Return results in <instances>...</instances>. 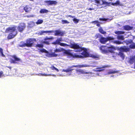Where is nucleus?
Wrapping results in <instances>:
<instances>
[{
	"label": "nucleus",
	"instance_id": "1",
	"mask_svg": "<svg viewBox=\"0 0 135 135\" xmlns=\"http://www.w3.org/2000/svg\"><path fill=\"white\" fill-rule=\"evenodd\" d=\"M71 46V48L74 50V51L75 52H79L83 51V52L81 53L82 55V58L85 57H89V54L87 51L86 48L80 46L77 43L73 42Z\"/></svg>",
	"mask_w": 135,
	"mask_h": 135
},
{
	"label": "nucleus",
	"instance_id": "2",
	"mask_svg": "<svg viewBox=\"0 0 135 135\" xmlns=\"http://www.w3.org/2000/svg\"><path fill=\"white\" fill-rule=\"evenodd\" d=\"M16 28L17 26L14 25L6 28L5 32L6 33H8L7 37L8 39H13L17 35L18 32L16 30Z\"/></svg>",
	"mask_w": 135,
	"mask_h": 135
},
{
	"label": "nucleus",
	"instance_id": "3",
	"mask_svg": "<svg viewBox=\"0 0 135 135\" xmlns=\"http://www.w3.org/2000/svg\"><path fill=\"white\" fill-rule=\"evenodd\" d=\"M55 32L54 35L56 36H63L64 35V33L62 31H60L59 30L50 31H42L40 32V35H42L44 33H52Z\"/></svg>",
	"mask_w": 135,
	"mask_h": 135
},
{
	"label": "nucleus",
	"instance_id": "4",
	"mask_svg": "<svg viewBox=\"0 0 135 135\" xmlns=\"http://www.w3.org/2000/svg\"><path fill=\"white\" fill-rule=\"evenodd\" d=\"M40 51L42 52L46 53V56L48 57H56L57 56V54H55V53H50L44 49L43 48L42 49H40Z\"/></svg>",
	"mask_w": 135,
	"mask_h": 135
},
{
	"label": "nucleus",
	"instance_id": "5",
	"mask_svg": "<svg viewBox=\"0 0 135 135\" xmlns=\"http://www.w3.org/2000/svg\"><path fill=\"white\" fill-rule=\"evenodd\" d=\"M36 41L35 38H29L26 40V46L27 47H31L33 46L34 42Z\"/></svg>",
	"mask_w": 135,
	"mask_h": 135
},
{
	"label": "nucleus",
	"instance_id": "6",
	"mask_svg": "<svg viewBox=\"0 0 135 135\" xmlns=\"http://www.w3.org/2000/svg\"><path fill=\"white\" fill-rule=\"evenodd\" d=\"M52 44L55 45L59 44L60 46L64 47L69 46L70 48H71V46L73 44L71 43L70 45H69L66 43H61L59 42L57 39L55 41L52 42Z\"/></svg>",
	"mask_w": 135,
	"mask_h": 135
},
{
	"label": "nucleus",
	"instance_id": "7",
	"mask_svg": "<svg viewBox=\"0 0 135 135\" xmlns=\"http://www.w3.org/2000/svg\"><path fill=\"white\" fill-rule=\"evenodd\" d=\"M26 27L25 24L23 23H21L18 26V31L20 32H22Z\"/></svg>",
	"mask_w": 135,
	"mask_h": 135
},
{
	"label": "nucleus",
	"instance_id": "8",
	"mask_svg": "<svg viewBox=\"0 0 135 135\" xmlns=\"http://www.w3.org/2000/svg\"><path fill=\"white\" fill-rule=\"evenodd\" d=\"M117 49L120 51L123 52H127L129 51V49L126 46H122L120 47H118Z\"/></svg>",
	"mask_w": 135,
	"mask_h": 135
},
{
	"label": "nucleus",
	"instance_id": "9",
	"mask_svg": "<svg viewBox=\"0 0 135 135\" xmlns=\"http://www.w3.org/2000/svg\"><path fill=\"white\" fill-rule=\"evenodd\" d=\"M53 39V37H49L47 36H46L44 39V41L42 42V43L46 45H49L50 44L49 41H47V40H52Z\"/></svg>",
	"mask_w": 135,
	"mask_h": 135
},
{
	"label": "nucleus",
	"instance_id": "10",
	"mask_svg": "<svg viewBox=\"0 0 135 135\" xmlns=\"http://www.w3.org/2000/svg\"><path fill=\"white\" fill-rule=\"evenodd\" d=\"M78 65H73L69 67L68 68L66 69H63L62 71L65 72L66 73L71 72V71L73 70L74 69H71L73 67H78Z\"/></svg>",
	"mask_w": 135,
	"mask_h": 135
},
{
	"label": "nucleus",
	"instance_id": "11",
	"mask_svg": "<svg viewBox=\"0 0 135 135\" xmlns=\"http://www.w3.org/2000/svg\"><path fill=\"white\" fill-rule=\"evenodd\" d=\"M63 51H64V53L66 55L69 56L70 57H71L73 56V54L71 52V50L68 49L66 50L64 49Z\"/></svg>",
	"mask_w": 135,
	"mask_h": 135
},
{
	"label": "nucleus",
	"instance_id": "12",
	"mask_svg": "<svg viewBox=\"0 0 135 135\" xmlns=\"http://www.w3.org/2000/svg\"><path fill=\"white\" fill-rule=\"evenodd\" d=\"M44 2L47 3V5H56L57 3V2L55 1H52L51 0L45 1Z\"/></svg>",
	"mask_w": 135,
	"mask_h": 135
},
{
	"label": "nucleus",
	"instance_id": "13",
	"mask_svg": "<svg viewBox=\"0 0 135 135\" xmlns=\"http://www.w3.org/2000/svg\"><path fill=\"white\" fill-rule=\"evenodd\" d=\"M76 72L78 75L81 74H88L89 73L85 71L84 70L78 69L76 70Z\"/></svg>",
	"mask_w": 135,
	"mask_h": 135
},
{
	"label": "nucleus",
	"instance_id": "14",
	"mask_svg": "<svg viewBox=\"0 0 135 135\" xmlns=\"http://www.w3.org/2000/svg\"><path fill=\"white\" fill-rule=\"evenodd\" d=\"M25 12L27 13L30 12L31 10V8L28 5L26 6L23 8Z\"/></svg>",
	"mask_w": 135,
	"mask_h": 135
},
{
	"label": "nucleus",
	"instance_id": "15",
	"mask_svg": "<svg viewBox=\"0 0 135 135\" xmlns=\"http://www.w3.org/2000/svg\"><path fill=\"white\" fill-rule=\"evenodd\" d=\"M130 64H132L134 62V68L135 69V56H134L131 58L129 61Z\"/></svg>",
	"mask_w": 135,
	"mask_h": 135
},
{
	"label": "nucleus",
	"instance_id": "16",
	"mask_svg": "<svg viewBox=\"0 0 135 135\" xmlns=\"http://www.w3.org/2000/svg\"><path fill=\"white\" fill-rule=\"evenodd\" d=\"M123 28L125 30L129 31L132 30L133 28V27L127 25L123 26Z\"/></svg>",
	"mask_w": 135,
	"mask_h": 135
},
{
	"label": "nucleus",
	"instance_id": "17",
	"mask_svg": "<svg viewBox=\"0 0 135 135\" xmlns=\"http://www.w3.org/2000/svg\"><path fill=\"white\" fill-rule=\"evenodd\" d=\"M106 47V46L102 45L100 47L99 49L102 52L104 53H106L107 52V51L105 49Z\"/></svg>",
	"mask_w": 135,
	"mask_h": 135
},
{
	"label": "nucleus",
	"instance_id": "18",
	"mask_svg": "<svg viewBox=\"0 0 135 135\" xmlns=\"http://www.w3.org/2000/svg\"><path fill=\"white\" fill-rule=\"evenodd\" d=\"M99 42L102 44H105L107 42L106 38L102 36L99 39Z\"/></svg>",
	"mask_w": 135,
	"mask_h": 135
},
{
	"label": "nucleus",
	"instance_id": "19",
	"mask_svg": "<svg viewBox=\"0 0 135 135\" xmlns=\"http://www.w3.org/2000/svg\"><path fill=\"white\" fill-rule=\"evenodd\" d=\"M111 5L115 6H121L122 4H120V1L119 0H117L115 2H111L110 6Z\"/></svg>",
	"mask_w": 135,
	"mask_h": 135
},
{
	"label": "nucleus",
	"instance_id": "20",
	"mask_svg": "<svg viewBox=\"0 0 135 135\" xmlns=\"http://www.w3.org/2000/svg\"><path fill=\"white\" fill-rule=\"evenodd\" d=\"M94 1L95 3V4L97 5V6L102 5V0H95Z\"/></svg>",
	"mask_w": 135,
	"mask_h": 135
},
{
	"label": "nucleus",
	"instance_id": "21",
	"mask_svg": "<svg viewBox=\"0 0 135 135\" xmlns=\"http://www.w3.org/2000/svg\"><path fill=\"white\" fill-rule=\"evenodd\" d=\"M102 4L103 5H105V6H110L111 2H106L104 0H102Z\"/></svg>",
	"mask_w": 135,
	"mask_h": 135
},
{
	"label": "nucleus",
	"instance_id": "22",
	"mask_svg": "<svg viewBox=\"0 0 135 135\" xmlns=\"http://www.w3.org/2000/svg\"><path fill=\"white\" fill-rule=\"evenodd\" d=\"M115 50V48L114 46H111L108 47V51L112 53L113 52V51Z\"/></svg>",
	"mask_w": 135,
	"mask_h": 135
},
{
	"label": "nucleus",
	"instance_id": "23",
	"mask_svg": "<svg viewBox=\"0 0 135 135\" xmlns=\"http://www.w3.org/2000/svg\"><path fill=\"white\" fill-rule=\"evenodd\" d=\"M12 57L14 59V60L16 62L21 61V60L20 59L17 57L16 55H13L12 56Z\"/></svg>",
	"mask_w": 135,
	"mask_h": 135
},
{
	"label": "nucleus",
	"instance_id": "24",
	"mask_svg": "<svg viewBox=\"0 0 135 135\" xmlns=\"http://www.w3.org/2000/svg\"><path fill=\"white\" fill-rule=\"evenodd\" d=\"M108 66H102V67H100L99 68H96V69L97 70V71L98 72H100L104 70V69H102V68H105V67H107Z\"/></svg>",
	"mask_w": 135,
	"mask_h": 135
},
{
	"label": "nucleus",
	"instance_id": "25",
	"mask_svg": "<svg viewBox=\"0 0 135 135\" xmlns=\"http://www.w3.org/2000/svg\"><path fill=\"white\" fill-rule=\"evenodd\" d=\"M72 57L74 58H82V56L81 55H78L76 54H75L74 55L73 54Z\"/></svg>",
	"mask_w": 135,
	"mask_h": 135
},
{
	"label": "nucleus",
	"instance_id": "26",
	"mask_svg": "<svg viewBox=\"0 0 135 135\" xmlns=\"http://www.w3.org/2000/svg\"><path fill=\"white\" fill-rule=\"evenodd\" d=\"M48 12V11L47 9H42L40 10V13H47Z\"/></svg>",
	"mask_w": 135,
	"mask_h": 135
},
{
	"label": "nucleus",
	"instance_id": "27",
	"mask_svg": "<svg viewBox=\"0 0 135 135\" xmlns=\"http://www.w3.org/2000/svg\"><path fill=\"white\" fill-rule=\"evenodd\" d=\"M20 47H23L26 46V43L24 42L23 41H21L20 42V44L19 45Z\"/></svg>",
	"mask_w": 135,
	"mask_h": 135
},
{
	"label": "nucleus",
	"instance_id": "28",
	"mask_svg": "<svg viewBox=\"0 0 135 135\" xmlns=\"http://www.w3.org/2000/svg\"><path fill=\"white\" fill-rule=\"evenodd\" d=\"M64 50V49L62 48H61V49H60L59 48L56 49L55 50H54V53L60 52L63 51Z\"/></svg>",
	"mask_w": 135,
	"mask_h": 135
},
{
	"label": "nucleus",
	"instance_id": "29",
	"mask_svg": "<svg viewBox=\"0 0 135 135\" xmlns=\"http://www.w3.org/2000/svg\"><path fill=\"white\" fill-rule=\"evenodd\" d=\"M124 32L121 31H116L115 32V33L117 35L124 34Z\"/></svg>",
	"mask_w": 135,
	"mask_h": 135
},
{
	"label": "nucleus",
	"instance_id": "30",
	"mask_svg": "<svg viewBox=\"0 0 135 135\" xmlns=\"http://www.w3.org/2000/svg\"><path fill=\"white\" fill-rule=\"evenodd\" d=\"M50 68L51 70H56L57 72H58L59 71V70L54 66L53 65H52L51 67H50Z\"/></svg>",
	"mask_w": 135,
	"mask_h": 135
},
{
	"label": "nucleus",
	"instance_id": "31",
	"mask_svg": "<svg viewBox=\"0 0 135 135\" xmlns=\"http://www.w3.org/2000/svg\"><path fill=\"white\" fill-rule=\"evenodd\" d=\"M118 55L123 59L124 58L125 56L124 54L122 52H120L119 53Z\"/></svg>",
	"mask_w": 135,
	"mask_h": 135
},
{
	"label": "nucleus",
	"instance_id": "32",
	"mask_svg": "<svg viewBox=\"0 0 135 135\" xmlns=\"http://www.w3.org/2000/svg\"><path fill=\"white\" fill-rule=\"evenodd\" d=\"M99 31L100 33L102 34H104L106 33V32L104 31L102 28H99Z\"/></svg>",
	"mask_w": 135,
	"mask_h": 135
},
{
	"label": "nucleus",
	"instance_id": "33",
	"mask_svg": "<svg viewBox=\"0 0 135 135\" xmlns=\"http://www.w3.org/2000/svg\"><path fill=\"white\" fill-rule=\"evenodd\" d=\"M43 21L42 20L38 19L36 22V23L37 25L41 24L43 23Z\"/></svg>",
	"mask_w": 135,
	"mask_h": 135
},
{
	"label": "nucleus",
	"instance_id": "34",
	"mask_svg": "<svg viewBox=\"0 0 135 135\" xmlns=\"http://www.w3.org/2000/svg\"><path fill=\"white\" fill-rule=\"evenodd\" d=\"M107 42L108 41L113 40L114 38L113 37L108 36L106 37Z\"/></svg>",
	"mask_w": 135,
	"mask_h": 135
},
{
	"label": "nucleus",
	"instance_id": "35",
	"mask_svg": "<svg viewBox=\"0 0 135 135\" xmlns=\"http://www.w3.org/2000/svg\"><path fill=\"white\" fill-rule=\"evenodd\" d=\"M102 36L100 34L97 33L95 36V39H97L98 38H100Z\"/></svg>",
	"mask_w": 135,
	"mask_h": 135
},
{
	"label": "nucleus",
	"instance_id": "36",
	"mask_svg": "<svg viewBox=\"0 0 135 135\" xmlns=\"http://www.w3.org/2000/svg\"><path fill=\"white\" fill-rule=\"evenodd\" d=\"M62 23L64 24H68L69 23V22L66 20H62L61 21Z\"/></svg>",
	"mask_w": 135,
	"mask_h": 135
},
{
	"label": "nucleus",
	"instance_id": "37",
	"mask_svg": "<svg viewBox=\"0 0 135 135\" xmlns=\"http://www.w3.org/2000/svg\"><path fill=\"white\" fill-rule=\"evenodd\" d=\"M129 47L131 49H132L135 48V44L133 43L131 44L130 45Z\"/></svg>",
	"mask_w": 135,
	"mask_h": 135
},
{
	"label": "nucleus",
	"instance_id": "38",
	"mask_svg": "<svg viewBox=\"0 0 135 135\" xmlns=\"http://www.w3.org/2000/svg\"><path fill=\"white\" fill-rule=\"evenodd\" d=\"M114 43L117 44H123V42H121L118 41H115Z\"/></svg>",
	"mask_w": 135,
	"mask_h": 135
},
{
	"label": "nucleus",
	"instance_id": "39",
	"mask_svg": "<svg viewBox=\"0 0 135 135\" xmlns=\"http://www.w3.org/2000/svg\"><path fill=\"white\" fill-rule=\"evenodd\" d=\"M35 47H36L42 48L43 47V45L42 44H37L35 46Z\"/></svg>",
	"mask_w": 135,
	"mask_h": 135
},
{
	"label": "nucleus",
	"instance_id": "40",
	"mask_svg": "<svg viewBox=\"0 0 135 135\" xmlns=\"http://www.w3.org/2000/svg\"><path fill=\"white\" fill-rule=\"evenodd\" d=\"M73 21L75 23H77L79 22V20L78 19H76L75 18H74L73 20Z\"/></svg>",
	"mask_w": 135,
	"mask_h": 135
},
{
	"label": "nucleus",
	"instance_id": "41",
	"mask_svg": "<svg viewBox=\"0 0 135 135\" xmlns=\"http://www.w3.org/2000/svg\"><path fill=\"white\" fill-rule=\"evenodd\" d=\"M117 71H113V70H111L109 71L108 72V74H114L115 73H117Z\"/></svg>",
	"mask_w": 135,
	"mask_h": 135
},
{
	"label": "nucleus",
	"instance_id": "42",
	"mask_svg": "<svg viewBox=\"0 0 135 135\" xmlns=\"http://www.w3.org/2000/svg\"><path fill=\"white\" fill-rule=\"evenodd\" d=\"M118 38L119 40H123L124 39L123 36H119L118 37Z\"/></svg>",
	"mask_w": 135,
	"mask_h": 135
},
{
	"label": "nucleus",
	"instance_id": "43",
	"mask_svg": "<svg viewBox=\"0 0 135 135\" xmlns=\"http://www.w3.org/2000/svg\"><path fill=\"white\" fill-rule=\"evenodd\" d=\"M99 20L100 21H107L108 20L107 19L105 18H99Z\"/></svg>",
	"mask_w": 135,
	"mask_h": 135
},
{
	"label": "nucleus",
	"instance_id": "44",
	"mask_svg": "<svg viewBox=\"0 0 135 135\" xmlns=\"http://www.w3.org/2000/svg\"><path fill=\"white\" fill-rule=\"evenodd\" d=\"M0 56L1 57H5L6 56L5 55L3 54V51L2 52L0 53Z\"/></svg>",
	"mask_w": 135,
	"mask_h": 135
},
{
	"label": "nucleus",
	"instance_id": "45",
	"mask_svg": "<svg viewBox=\"0 0 135 135\" xmlns=\"http://www.w3.org/2000/svg\"><path fill=\"white\" fill-rule=\"evenodd\" d=\"M88 66H87L86 65H80L79 66V67L80 68L86 67H87Z\"/></svg>",
	"mask_w": 135,
	"mask_h": 135
},
{
	"label": "nucleus",
	"instance_id": "46",
	"mask_svg": "<svg viewBox=\"0 0 135 135\" xmlns=\"http://www.w3.org/2000/svg\"><path fill=\"white\" fill-rule=\"evenodd\" d=\"M11 60V61H10V62L11 63H14V64H15V63H17L15 61V60Z\"/></svg>",
	"mask_w": 135,
	"mask_h": 135
},
{
	"label": "nucleus",
	"instance_id": "47",
	"mask_svg": "<svg viewBox=\"0 0 135 135\" xmlns=\"http://www.w3.org/2000/svg\"><path fill=\"white\" fill-rule=\"evenodd\" d=\"M91 57L94 58H97L98 57L97 56L94 55H92Z\"/></svg>",
	"mask_w": 135,
	"mask_h": 135
},
{
	"label": "nucleus",
	"instance_id": "48",
	"mask_svg": "<svg viewBox=\"0 0 135 135\" xmlns=\"http://www.w3.org/2000/svg\"><path fill=\"white\" fill-rule=\"evenodd\" d=\"M3 71H1L0 72V78L1 77V76H2L3 74Z\"/></svg>",
	"mask_w": 135,
	"mask_h": 135
},
{
	"label": "nucleus",
	"instance_id": "49",
	"mask_svg": "<svg viewBox=\"0 0 135 135\" xmlns=\"http://www.w3.org/2000/svg\"><path fill=\"white\" fill-rule=\"evenodd\" d=\"M28 18L30 17H33V16L32 15H27L26 16Z\"/></svg>",
	"mask_w": 135,
	"mask_h": 135
},
{
	"label": "nucleus",
	"instance_id": "50",
	"mask_svg": "<svg viewBox=\"0 0 135 135\" xmlns=\"http://www.w3.org/2000/svg\"><path fill=\"white\" fill-rule=\"evenodd\" d=\"M59 42L61 41H62V38H60L57 39Z\"/></svg>",
	"mask_w": 135,
	"mask_h": 135
},
{
	"label": "nucleus",
	"instance_id": "51",
	"mask_svg": "<svg viewBox=\"0 0 135 135\" xmlns=\"http://www.w3.org/2000/svg\"><path fill=\"white\" fill-rule=\"evenodd\" d=\"M93 22L95 23H99L98 21L97 20L94 21Z\"/></svg>",
	"mask_w": 135,
	"mask_h": 135
},
{
	"label": "nucleus",
	"instance_id": "52",
	"mask_svg": "<svg viewBox=\"0 0 135 135\" xmlns=\"http://www.w3.org/2000/svg\"><path fill=\"white\" fill-rule=\"evenodd\" d=\"M67 16L69 17H70L72 18H74V16H73L71 15H68V16Z\"/></svg>",
	"mask_w": 135,
	"mask_h": 135
},
{
	"label": "nucleus",
	"instance_id": "53",
	"mask_svg": "<svg viewBox=\"0 0 135 135\" xmlns=\"http://www.w3.org/2000/svg\"><path fill=\"white\" fill-rule=\"evenodd\" d=\"M3 51V49L1 47H0V53L2 52Z\"/></svg>",
	"mask_w": 135,
	"mask_h": 135
},
{
	"label": "nucleus",
	"instance_id": "54",
	"mask_svg": "<svg viewBox=\"0 0 135 135\" xmlns=\"http://www.w3.org/2000/svg\"><path fill=\"white\" fill-rule=\"evenodd\" d=\"M88 10H93L94 9V8H88Z\"/></svg>",
	"mask_w": 135,
	"mask_h": 135
},
{
	"label": "nucleus",
	"instance_id": "55",
	"mask_svg": "<svg viewBox=\"0 0 135 135\" xmlns=\"http://www.w3.org/2000/svg\"><path fill=\"white\" fill-rule=\"evenodd\" d=\"M97 26H98V27H100V24L99 23H98L97 24Z\"/></svg>",
	"mask_w": 135,
	"mask_h": 135
},
{
	"label": "nucleus",
	"instance_id": "56",
	"mask_svg": "<svg viewBox=\"0 0 135 135\" xmlns=\"http://www.w3.org/2000/svg\"><path fill=\"white\" fill-rule=\"evenodd\" d=\"M7 67L10 69H11V67L9 66V67Z\"/></svg>",
	"mask_w": 135,
	"mask_h": 135
},
{
	"label": "nucleus",
	"instance_id": "57",
	"mask_svg": "<svg viewBox=\"0 0 135 135\" xmlns=\"http://www.w3.org/2000/svg\"><path fill=\"white\" fill-rule=\"evenodd\" d=\"M68 1H70L71 0H67Z\"/></svg>",
	"mask_w": 135,
	"mask_h": 135
}]
</instances>
